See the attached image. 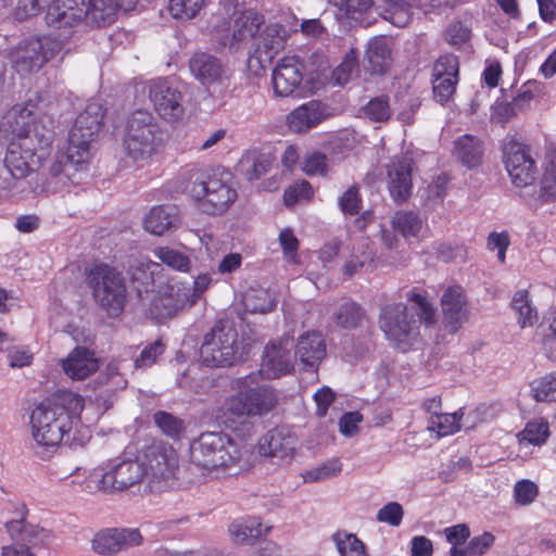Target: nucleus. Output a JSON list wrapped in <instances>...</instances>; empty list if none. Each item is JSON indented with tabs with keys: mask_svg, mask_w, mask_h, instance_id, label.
<instances>
[{
	"mask_svg": "<svg viewBox=\"0 0 556 556\" xmlns=\"http://www.w3.org/2000/svg\"><path fill=\"white\" fill-rule=\"evenodd\" d=\"M324 118L321 104L309 101L293 110L287 117L291 131L302 134L317 126Z\"/></svg>",
	"mask_w": 556,
	"mask_h": 556,
	"instance_id": "33",
	"label": "nucleus"
},
{
	"mask_svg": "<svg viewBox=\"0 0 556 556\" xmlns=\"http://www.w3.org/2000/svg\"><path fill=\"white\" fill-rule=\"evenodd\" d=\"M154 422L163 434L172 439H180L185 433V422L182 419L167 412H156L153 416Z\"/></svg>",
	"mask_w": 556,
	"mask_h": 556,
	"instance_id": "48",
	"label": "nucleus"
},
{
	"mask_svg": "<svg viewBox=\"0 0 556 556\" xmlns=\"http://www.w3.org/2000/svg\"><path fill=\"white\" fill-rule=\"evenodd\" d=\"M86 0H51L46 10V24L68 36L84 21L87 22Z\"/></svg>",
	"mask_w": 556,
	"mask_h": 556,
	"instance_id": "16",
	"label": "nucleus"
},
{
	"mask_svg": "<svg viewBox=\"0 0 556 556\" xmlns=\"http://www.w3.org/2000/svg\"><path fill=\"white\" fill-rule=\"evenodd\" d=\"M549 437V425L543 418L534 419L527 422L525 429L517 434L519 454L521 456L522 450L527 448L529 444L541 446ZM529 456L528 452H525L522 458Z\"/></svg>",
	"mask_w": 556,
	"mask_h": 556,
	"instance_id": "36",
	"label": "nucleus"
},
{
	"mask_svg": "<svg viewBox=\"0 0 556 556\" xmlns=\"http://www.w3.org/2000/svg\"><path fill=\"white\" fill-rule=\"evenodd\" d=\"M51 0H20L15 14L18 20H25L38 15L45 5Z\"/></svg>",
	"mask_w": 556,
	"mask_h": 556,
	"instance_id": "61",
	"label": "nucleus"
},
{
	"mask_svg": "<svg viewBox=\"0 0 556 556\" xmlns=\"http://www.w3.org/2000/svg\"><path fill=\"white\" fill-rule=\"evenodd\" d=\"M241 458V445L224 432H204L190 445L191 463L211 477L238 466Z\"/></svg>",
	"mask_w": 556,
	"mask_h": 556,
	"instance_id": "6",
	"label": "nucleus"
},
{
	"mask_svg": "<svg viewBox=\"0 0 556 556\" xmlns=\"http://www.w3.org/2000/svg\"><path fill=\"white\" fill-rule=\"evenodd\" d=\"M179 178L182 191L188 193L198 208L205 214H223L237 200V190L230 173L226 169L207 170L191 167L185 169Z\"/></svg>",
	"mask_w": 556,
	"mask_h": 556,
	"instance_id": "4",
	"label": "nucleus"
},
{
	"mask_svg": "<svg viewBox=\"0 0 556 556\" xmlns=\"http://www.w3.org/2000/svg\"><path fill=\"white\" fill-rule=\"evenodd\" d=\"M339 12L351 20H358L374 7V0H329Z\"/></svg>",
	"mask_w": 556,
	"mask_h": 556,
	"instance_id": "52",
	"label": "nucleus"
},
{
	"mask_svg": "<svg viewBox=\"0 0 556 556\" xmlns=\"http://www.w3.org/2000/svg\"><path fill=\"white\" fill-rule=\"evenodd\" d=\"M367 240L354 252L343 265V274L348 277H352L357 274L366 263L372 262V254L367 250Z\"/></svg>",
	"mask_w": 556,
	"mask_h": 556,
	"instance_id": "54",
	"label": "nucleus"
},
{
	"mask_svg": "<svg viewBox=\"0 0 556 556\" xmlns=\"http://www.w3.org/2000/svg\"><path fill=\"white\" fill-rule=\"evenodd\" d=\"M404 517L403 506L397 502H389L382 506L376 515L379 522L387 523L391 527H399Z\"/></svg>",
	"mask_w": 556,
	"mask_h": 556,
	"instance_id": "58",
	"label": "nucleus"
},
{
	"mask_svg": "<svg viewBox=\"0 0 556 556\" xmlns=\"http://www.w3.org/2000/svg\"><path fill=\"white\" fill-rule=\"evenodd\" d=\"M152 253L154 257L174 270L181 273H188L190 270V257L179 250L168 245H160L155 247Z\"/></svg>",
	"mask_w": 556,
	"mask_h": 556,
	"instance_id": "42",
	"label": "nucleus"
},
{
	"mask_svg": "<svg viewBox=\"0 0 556 556\" xmlns=\"http://www.w3.org/2000/svg\"><path fill=\"white\" fill-rule=\"evenodd\" d=\"M86 279L98 306L109 317H118L127 299L126 281L122 273L106 264H99L88 270Z\"/></svg>",
	"mask_w": 556,
	"mask_h": 556,
	"instance_id": "11",
	"label": "nucleus"
},
{
	"mask_svg": "<svg viewBox=\"0 0 556 556\" xmlns=\"http://www.w3.org/2000/svg\"><path fill=\"white\" fill-rule=\"evenodd\" d=\"M454 151L465 166L472 168L481 163L484 149L480 139L472 135H464L455 140Z\"/></svg>",
	"mask_w": 556,
	"mask_h": 556,
	"instance_id": "37",
	"label": "nucleus"
},
{
	"mask_svg": "<svg viewBox=\"0 0 556 556\" xmlns=\"http://www.w3.org/2000/svg\"><path fill=\"white\" fill-rule=\"evenodd\" d=\"M163 352L164 344L161 341H155L142 350L140 356L135 361V366L137 368L151 366Z\"/></svg>",
	"mask_w": 556,
	"mask_h": 556,
	"instance_id": "62",
	"label": "nucleus"
},
{
	"mask_svg": "<svg viewBox=\"0 0 556 556\" xmlns=\"http://www.w3.org/2000/svg\"><path fill=\"white\" fill-rule=\"evenodd\" d=\"M14 517L4 527L12 541L2 547L1 556H36L52 541V532L40 525L28 521V508L24 503H12Z\"/></svg>",
	"mask_w": 556,
	"mask_h": 556,
	"instance_id": "8",
	"label": "nucleus"
},
{
	"mask_svg": "<svg viewBox=\"0 0 556 556\" xmlns=\"http://www.w3.org/2000/svg\"><path fill=\"white\" fill-rule=\"evenodd\" d=\"M362 420L359 412L345 413L339 420V430L345 437H353L358 431V424Z\"/></svg>",
	"mask_w": 556,
	"mask_h": 556,
	"instance_id": "64",
	"label": "nucleus"
},
{
	"mask_svg": "<svg viewBox=\"0 0 556 556\" xmlns=\"http://www.w3.org/2000/svg\"><path fill=\"white\" fill-rule=\"evenodd\" d=\"M179 224L178 210L172 205L153 206L143 219L144 229L155 236L175 231Z\"/></svg>",
	"mask_w": 556,
	"mask_h": 556,
	"instance_id": "29",
	"label": "nucleus"
},
{
	"mask_svg": "<svg viewBox=\"0 0 556 556\" xmlns=\"http://www.w3.org/2000/svg\"><path fill=\"white\" fill-rule=\"evenodd\" d=\"M295 356L303 368L315 371L326 356V342L318 331H308L298 339Z\"/></svg>",
	"mask_w": 556,
	"mask_h": 556,
	"instance_id": "27",
	"label": "nucleus"
},
{
	"mask_svg": "<svg viewBox=\"0 0 556 556\" xmlns=\"http://www.w3.org/2000/svg\"><path fill=\"white\" fill-rule=\"evenodd\" d=\"M142 542L143 538L136 528H105L94 534L91 547L99 555L113 556Z\"/></svg>",
	"mask_w": 556,
	"mask_h": 556,
	"instance_id": "19",
	"label": "nucleus"
},
{
	"mask_svg": "<svg viewBox=\"0 0 556 556\" xmlns=\"http://www.w3.org/2000/svg\"><path fill=\"white\" fill-rule=\"evenodd\" d=\"M155 112L166 121H176L184 114L182 94L166 79H153L146 84Z\"/></svg>",
	"mask_w": 556,
	"mask_h": 556,
	"instance_id": "18",
	"label": "nucleus"
},
{
	"mask_svg": "<svg viewBox=\"0 0 556 556\" xmlns=\"http://www.w3.org/2000/svg\"><path fill=\"white\" fill-rule=\"evenodd\" d=\"M292 346L293 342L289 336L268 342L262 356L260 374L268 379L289 374L293 368Z\"/></svg>",
	"mask_w": 556,
	"mask_h": 556,
	"instance_id": "21",
	"label": "nucleus"
},
{
	"mask_svg": "<svg viewBox=\"0 0 556 556\" xmlns=\"http://www.w3.org/2000/svg\"><path fill=\"white\" fill-rule=\"evenodd\" d=\"M365 318L363 308L353 301L342 303L332 315L338 327L343 329H355L359 327Z\"/></svg>",
	"mask_w": 556,
	"mask_h": 556,
	"instance_id": "41",
	"label": "nucleus"
},
{
	"mask_svg": "<svg viewBox=\"0 0 556 556\" xmlns=\"http://www.w3.org/2000/svg\"><path fill=\"white\" fill-rule=\"evenodd\" d=\"M504 164L515 186L526 187L534 181L536 165L528 146L508 141L504 147Z\"/></svg>",
	"mask_w": 556,
	"mask_h": 556,
	"instance_id": "17",
	"label": "nucleus"
},
{
	"mask_svg": "<svg viewBox=\"0 0 556 556\" xmlns=\"http://www.w3.org/2000/svg\"><path fill=\"white\" fill-rule=\"evenodd\" d=\"M262 24L263 17L257 12L252 10L242 12L235 21L230 49L237 51L248 40H254Z\"/></svg>",
	"mask_w": 556,
	"mask_h": 556,
	"instance_id": "35",
	"label": "nucleus"
},
{
	"mask_svg": "<svg viewBox=\"0 0 556 556\" xmlns=\"http://www.w3.org/2000/svg\"><path fill=\"white\" fill-rule=\"evenodd\" d=\"M539 494L538 485L528 479L516 482L514 486V500L520 506H527L534 502Z\"/></svg>",
	"mask_w": 556,
	"mask_h": 556,
	"instance_id": "55",
	"label": "nucleus"
},
{
	"mask_svg": "<svg viewBox=\"0 0 556 556\" xmlns=\"http://www.w3.org/2000/svg\"><path fill=\"white\" fill-rule=\"evenodd\" d=\"M303 65L294 56L278 61L271 73L274 94L279 98L300 97L303 93Z\"/></svg>",
	"mask_w": 556,
	"mask_h": 556,
	"instance_id": "20",
	"label": "nucleus"
},
{
	"mask_svg": "<svg viewBox=\"0 0 556 556\" xmlns=\"http://www.w3.org/2000/svg\"><path fill=\"white\" fill-rule=\"evenodd\" d=\"M137 0H89L87 23L94 26L112 24L119 10L130 11Z\"/></svg>",
	"mask_w": 556,
	"mask_h": 556,
	"instance_id": "28",
	"label": "nucleus"
},
{
	"mask_svg": "<svg viewBox=\"0 0 556 556\" xmlns=\"http://www.w3.org/2000/svg\"><path fill=\"white\" fill-rule=\"evenodd\" d=\"M314 194L311 184L306 180L290 185L283 194L285 204L291 206L301 200H311Z\"/></svg>",
	"mask_w": 556,
	"mask_h": 556,
	"instance_id": "56",
	"label": "nucleus"
},
{
	"mask_svg": "<svg viewBox=\"0 0 556 556\" xmlns=\"http://www.w3.org/2000/svg\"><path fill=\"white\" fill-rule=\"evenodd\" d=\"M340 556H368L365 544L355 534L346 531H337L332 534Z\"/></svg>",
	"mask_w": 556,
	"mask_h": 556,
	"instance_id": "43",
	"label": "nucleus"
},
{
	"mask_svg": "<svg viewBox=\"0 0 556 556\" xmlns=\"http://www.w3.org/2000/svg\"><path fill=\"white\" fill-rule=\"evenodd\" d=\"M191 75L206 89L224 86L230 78L227 64L219 58L198 52L189 61Z\"/></svg>",
	"mask_w": 556,
	"mask_h": 556,
	"instance_id": "22",
	"label": "nucleus"
},
{
	"mask_svg": "<svg viewBox=\"0 0 556 556\" xmlns=\"http://www.w3.org/2000/svg\"><path fill=\"white\" fill-rule=\"evenodd\" d=\"M530 388L536 402H556V372L533 380Z\"/></svg>",
	"mask_w": 556,
	"mask_h": 556,
	"instance_id": "47",
	"label": "nucleus"
},
{
	"mask_svg": "<svg viewBox=\"0 0 556 556\" xmlns=\"http://www.w3.org/2000/svg\"><path fill=\"white\" fill-rule=\"evenodd\" d=\"M81 409L83 399L72 392L58 393L41 403L30 415L33 439L46 448L58 446L79 421Z\"/></svg>",
	"mask_w": 556,
	"mask_h": 556,
	"instance_id": "3",
	"label": "nucleus"
},
{
	"mask_svg": "<svg viewBox=\"0 0 556 556\" xmlns=\"http://www.w3.org/2000/svg\"><path fill=\"white\" fill-rule=\"evenodd\" d=\"M391 65V48L387 38L374 37L369 40L364 56V68L371 75H383Z\"/></svg>",
	"mask_w": 556,
	"mask_h": 556,
	"instance_id": "30",
	"label": "nucleus"
},
{
	"mask_svg": "<svg viewBox=\"0 0 556 556\" xmlns=\"http://www.w3.org/2000/svg\"><path fill=\"white\" fill-rule=\"evenodd\" d=\"M62 50V42L50 36L33 37L20 42L9 54L12 66L20 74L38 72Z\"/></svg>",
	"mask_w": 556,
	"mask_h": 556,
	"instance_id": "12",
	"label": "nucleus"
},
{
	"mask_svg": "<svg viewBox=\"0 0 556 556\" xmlns=\"http://www.w3.org/2000/svg\"><path fill=\"white\" fill-rule=\"evenodd\" d=\"M422 8L421 0H386L382 17L396 27H405L413 15V7Z\"/></svg>",
	"mask_w": 556,
	"mask_h": 556,
	"instance_id": "38",
	"label": "nucleus"
},
{
	"mask_svg": "<svg viewBox=\"0 0 556 556\" xmlns=\"http://www.w3.org/2000/svg\"><path fill=\"white\" fill-rule=\"evenodd\" d=\"M413 159L408 154L395 155L387 166V185L391 198L397 204L406 202L413 189Z\"/></svg>",
	"mask_w": 556,
	"mask_h": 556,
	"instance_id": "24",
	"label": "nucleus"
},
{
	"mask_svg": "<svg viewBox=\"0 0 556 556\" xmlns=\"http://www.w3.org/2000/svg\"><path fill=\"white\" fill-rule=\"evenodd\" d=\"M511 307L517 314L518 324L521 328L532 327L538 320V311L532 305L529 292L518 290L511 300Z\"/></svg>",
	"mask_w": 556,
	"mask_h": 556,
	"instance_id": "40",
	"label": "nucleus"
},
{
	"mask_svg": "<svg viewBox=\"0 0 556 556\" xmlns=\"http://www.w3.org/2000/svg\"><path fill=\"white\" fill-rule=\"evenodd\" d=\"M244 306L251 313L265 314L274 309L276 300L267 289H251L244 295Z\"/></svg>",
	"mask_w": 556,
	"mask_h": 556,
	"instance_id": "45",
	"label": "nucleus"
},
{
	"mask_svg": "<svg viewBox=\"0 0 556 556\" xmlns=\"http://www.w3.org/2000/svg\"><path fill=\"white\" fill-rule=\"evenodd\" d=\"M270 529V526H264L258 518L247 517L232 521L228 531L235 543L250 545L266 536Z\"/></svg>",
	"mask_w": 556,
	"mask_h": 556,
	"instance_id": "31",
	"label": "nucleus"
},
{
	"mask_svg": "<svg viewBox=\"0 0 556 556\" xmlns=\"http://www.w3.org/2000/svg\"><path fill=\"white\" fill-rule=\"evenodd\" d=\"M251 380L252 376L238 379L240 391L227 397L219 409L217 417L228 427L240 418L264 416L277 405L273 388L267 384L249 387Z\"/></svg>",
	"mask_w": 556,
	"mask_h": 556,
	"instance_id": "7",
	"label": "nucleus"
},
{
	"mask_svg": "<svg viewBox=\"0 0 556 556\" xmlns=\"http://www.w3.org/2000/svg\"><path fill=\"white\" fill-rule=\"evenodd\" d=\"M544 200L556 198V162L552 161L546 166L541 180V194Z\"/></svg>",
	"mask_w": 556,
	"mask_h": 556,
	"instance_id": "60",
	"label": "nucleus"
},
{
	"mask_svg": "<svg viewBox=\"0 0 556 556\" xmlns=\"http://www.w3.org/2000/svg\"><path fill=\"white\" fill-rule=\"evenodd\" d=\"M286 36V28L278 23L265 26L261 34L254 38V49L248 59L249 70L256 75L264 71L278 51L282 49Z\"/></svg>",
	"mask_w": 556,
	"mask_h": 556,
	"instance_id": "15",
	"label": "nucleus"
},
{
	"mask_svg": "<svg viewBox=\"0 0 556 556\" xmlns=\"http://www.w3.org/2000/svg\"><path fill=\"white\" fill-rule=\"evenodd\" d=\"M142 481H146L143 465L138 460L124 459L112 464L108 469H91L85 477L81 489L89 494H113Z\"/></svg>",
	"mask_w": 556,
	"mask_h": 556,
	"instance_id": "10",
	"label": "nucleus"
},
{
	"mask_svg": "<svg viewBox=\"0 0 556 556\" xmlns=\"http://www.w3.org/2000/svg\"><path fill=\"white\" fill-rule=\"evenodd\" d=\"M327 156L321 152H312L302 161V170L308 176L325 175Z\"/></svg>",
	"mask_w": 556,
	"mask_h": 556,
	"instance_id": "59",
	"label": "nucleus"
},
{
	"mask_svg": "<svg viewBox=\"0 0 556 556\" xmlns=\"http://www.w3.org/2000/svg\"><path fill=\"white\" fill-rule=\"evenodd\" d=\"M161 265L149 258L141 257L131 262L128 273L134 281L140 282L142 286L148 287L153 283L154 275L159 273Z\"/></svg>",
	"mask_w": 556,
	"mask_h": 556,
	"instance_id": "46",
	"label": "nucleus"
},
{
	"mask_svg": "<svg viewBox=\"0 0 556 556\" xmlns=\"http://www.w3.org/2000/svg\"><path fill=\"white\" fill-rule=\"evenodd\" d=\"M463 415V409H459L453 414H440L437 416H431L429 419L428 429L430 431L437 432L438 437L454 434L455 432L459 431L462 427L460 420Z\"/></svg>",
	"mask_w": 556,
	"mask_h": 556,
	"instance_id": "44",
	"label": "nucleus"
},
{
	"mask_svg": "<svg viewBox=\"0 0 556 556\" xmlns=\"http://www.w3.org/2000/svg\"><path fill=\"white\" fill-rule=\"evenodd\" d=\"M104 117L103 105L89 101L78 114L70 130L65 151L55 153L42 187L46 192H59L78 185L87 176L90 161V143L101 129Z\"/></svg>",
	"mask_w": 556,
	"mask_h": 556,
	"instance_id": "2",
	"label": "nucleus"
},
{
	"mask_svg": "<svg viewBox=\"0 0 556 556\" xmlns=\"http://www.w3.org/2000/svg\"><path fill=\"white\" fill-rule=\"evenodd\" d=\"M295 441L288 427H276L261 438L258 452L263 456L286 459L293 454Z\"/></svg>",
	"mask_w": 556,
	"mask_h": 556,
	"instance_id": "25",
	"label": "nucleus"
},
{
	"mask_svg": "<svg viewBox=\"0 0 556 556\" xmlns=\"http://www.w3.org/2000/svg\"><path fill=\"white\" fill-rule=\"evenodd\" d=\"M391 226L404 238L417 237L424 227V220L414 211H397L392 216Z\"/></svg>",
	"mask_w": 556,
	"mask_h": 556,
	"instance_id": "39",
	"label": "nucleus"
},
{
	"mask_svg": "<svg viewBox=\"0 0 556 556\" xmlns=\"http://www.w3.org/2000/svg\"><path fill=\"white\" fill-rule=\"evenodd\" d=\"M164 139L165 132L152 113L137 110L127 119L123 142L134 161H147L157 154Z\"/></svg>",
	"mask_w": 556,
	"mask_h": 556,
	"instance_id": "9",
	"label": "nucleus"
},
{
	"mask_svg": "<svg viewBox=\"0 0 556 556\" xmlns=\"http://www.w3.org/2000/svg\"><path fill=\"white\" fill-rule=\"evenodd\" d=\"M207 0H169V11L175 18H193L205 7Z\"/></svg>",
	"mask_w": 556,
	"mask_h": 556,
	"instance_id": "53",
	"label": "nucleus"
},
{
	"mask_svg": "<svg viewBox=\"0 0 556 556\" xmlns=\"http://www.w3.org/2000/svg\"><path fill=\"white\" fill-rule=\"evenodd\" d=\"M3 119V125L13 135L4 166L14 179H24L49 155L54 139V119L40 101L33 99L14 105Z\"/></svg>",
	"mask_w": 556,
	"mask_h": 556,
	"instance_id": "1",
	"label": "nucleus"
},
{
	"mask_svg": "<svg viewBox=\"0 0 556 556\" xmlns=\"http://www.w3.org/2000/svg\"><path fill=\"white\" fill-rule=\"evenodd\" d=\"M144 478L150 491L160 490L162 484L175 478L179 457L173 445L166 442H154L144 453Z\"/></svg>",
	"mask_w": 556,
	"mask_h": 556,
	"instance_id": "14",
	"label": "nucleus"
},
{
	"mask_svg": "<svg viewBox=\"0 0 556 556\" xmlns=\"http://www.w3.org/2000/svg\"><path fill=\"white\" fill-rule=\"evenodd\" d=\"M459 63L454 54L440 56L432 70V91L437 102L441 104L452 100L458 84Z\"/></svg>",
	"mask_w": 556,
	"mask_h": 556,
	"instance_id": "23",
	"label": "nucleus"
},
{
	"mask_svg": "<svg viewBox=\"0 0 556 556\" xmlns=\"http://www.w3.org/2000/svg\"><path fill=\"white\" fill-rule=\"evenodd\" d=\"M334 399L336 393L329 387H323L318 389L314 394V401L316 403V415L318 417H325Z\"/></svg>",
	"mask_w": 556,
	"mask_h": 556,
	"instance_id": "63",
	"label": "nucleus"
},
{
	"mask_svg": "<svg viewBox=\"0 0 556 556\" xmlns=\"http://www.w3.org/2000/svg\"><path fill=\"white\" fill-rule=\"evenodd\" d=\"M192 306V300H188L182 289H177L168 294L155 298L151 304V314L159 320L172 318L186 308Z\"/></svg>",
	"mask_w": 556,
	"mask_h": 556,
	"instance_id": "32",
	"label": "nucleus"
},
{
	"mask_svg": "<svg viewBox=\"0 0 556 556\" xmlns=\"http://www.w3.org/2000/svg\"><path fill=\"white\" fill-rule=\"evenodd\" d=\"M200 356L206 366L233 365L241 357L237 330L231 326H215L205 334Z\"/></svg>",
	"mask_w": 556,
	"mask_h": 556,
	"instance_id": "13",
	"label": "nucleus"
},
{
	"mask_svg": "<svg viewBox=\"0 0 556 556\" xmlns=\"http://www.w3.org/2000/svg\"><path fill=\"white\" fill-rule=\"evenodd\" d=\"M338 204L340 210L345 215H356L362 207V198L359 195V188L356 185L351 186L339 198Z\"/></svg>",
	"mask_w": 556,
	"mask_h": 556,
	"instance_id": "57",
	"label": "nucleus"
},
{
	"mask_svg": "<svg viewBox=\"0 0 556 556\" xmlns=\"http://www.w3.org/2000/svg\"><path fill=\"white\" fill-rule=\"evenodd\" d=\"M358 56L354 49H351L344 55L343 61L332 72V81L334 85L343 86L349 83L357 72Z\"/></svg>",
	"mask_w": 556,
	"mask_h": 556,
	"instance_id": "49",
	"label": "nucleus"
},
{
	"mask_svg": "<svg viewBox=\"0 0 556 556\" xmlns=\"http://www.w3.org/2000/svg\"><path fill=\"white\" fill-rule=\"evenodd\" d=\"M364 116L375 123H382L390 118L391 108L388 97L380 96L371 99L363 108Z\"/></svg>",
	"mask_w": 556,
	"mask_h": 556,
	"instance_id": "51",
	"label": "nucleus"
},
{
	"mask_svg": "<svg viewBox=\"0 0 556 556\" xmlns=\"http://www.w3.org/2000/svg\"><path fill=\"white\" fill-rule=\"evenodd\" d=\"M64 372L72 379L81 380L96 371L98 362L86 348H76L65 359H62Z\"/></svg>",
	"mask_w": 556,
	"mask_h": 556,
	"instance_id": "34",
	"label": "nucleus"
},
{
	"mask_svg": "<svg viewBox=\"0 0 556 556\" xmlns=\"http://www.w3.org/2000/svg\"><path fill=\"white\" fill-rule=\"evenodd\" d=\"M407 299L415 304L419 319L409 314L403 303L386 305L379 317L380 329L397 345H408L417 338L419 323L430 326L435 321V308L425 294L410 291Z\"/></svg>",
	"mask_w": 556,
	"mask_h": 556,
	"instance_id": "5",
	"label": "nucleus"
},
{
	"mask_svg": "<svg viewBox=\"0 0 556 556\" xmlns=\"http://www.w3.org/2000/svg\"><path fill=\"white\" fill-rule=\"evenodd\" d=\"M441 306L443 320L453 332L468 318L466 296L459 286L450 287L444 291L441 298Z\"/></svg>",
	"mask_w": 556,
	"mask_h": 556,
	"instance_id": "26",
	"label": "nucleus"
},
{
	"mask_svg": "<svg viewBox=\"0 0 556 556\" xmlns=\"http://www.w3.org/2000/svg\"><path fill=\"white\" fill-rule=\"evenodd\" d=\"M342 470L339 458H331L319 466L307 470L304 475L305 482H318L338 476Z\"/></svg>",
	"mask_w": 556,
	"mask_h": 556,
	"instance_id": "50",
	"label": "nucleus"
}]
</instances>
